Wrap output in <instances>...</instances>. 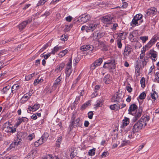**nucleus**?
Listing matches in <instances>:
<instances>
[{"instance_id": "1a4fd4ad", "label": "nucleus", "mask_w": 159, "mask_h": 159, "mask_svg": "<svg viewBox=\"0 0 159 159\" xmlns=\"http://www.w3.org/2000/svg\"><path fill=\"white\" fill-rule=\"evenodd\" d=\"M142 111L141 109H139L134 113V116L132 119L133 122H135L141 116Z\"/></svg>"}, {"instance_id": "e433bc0d", "label": "nucleus", "mask_w": 159, "mask_h": 159, "mask_svg": "<svg viewBox=\"0 0 159 159\" xmlns=\"http://www.w3.org/2000/svg\"><path fill=\"white\" fill-rule=\"evenodd\" d=\"M35 75V73H34L25 76V80L26 81H29L32 79V77Z\"/></svg>"}, {"instance_id": "2eb2a0df", "label": "nucleus", "mask_w": 159, "mask_h": 159, "mask_svg": "<svg viewBox=\"0 0 159 159\" xmlns=\"http://www.w3.org/2000/svg\"><path fill=\"white\" fill-rule=\"evenodd\" d=\"M150 118L149 114L147 113L143 115L141 118L140 120L143 122H144V123H145L146 126L147 124L146 122L150 120Z\"/></svg>"}, {"instance_id": "0e129e2a", "label": "nucleus", "mask_w": 159, "mask_h": 159, "mask_svg": "<svg viewBox=\"0 0 159 159\" xmlns=\"http://www.w3.org/2000/svg\"><path fill=\"white\" fill-rule=\"evenodd\" d=\"M80 96H78V97H77L75 98V101L74 102L75 103L77 104L78 102L80 101Z\"/></svg>"}, {"instance_id": "20e7f679", "label": "nucleus", "mask_w": 159, "mask_h": 159, "mask_svg": "<svg viewBox=\"0 0 159 159\" xmlns=\"http://www.w3.org/2000/svg\"><path fill=\"white\" fill-rule=\"evenodd\" d=\"M32 20V18L31 17L28 18V20L23 21L18 26L19 29L20 31H21L24 29L27 24L30 23Z\"/></svg>"}, {"instance_id": "aec40b11", "label": "nucleus", "mask_w": 159, "mask_h": 159, "mask_svg": "<svg viewBox=\"0 0 159 159\" xmlns=\"http://www.w3.org/2000/svg\"><path fill=\"white\" fill-rule=\"evenodd\" d=\"M112 66L113 64L111 62H105L103 66V67L108 70H110L112 68Z\"/></svg>"}, {"instance_id": "37998d69", "label": "nucleus", "mask_w": 159, "mask_h": 159, "mask_svg": "<svg viewBox=\"0 0 159 159\" xmlns=\"http://www.w3.org/2000/svg\"><path fill=\"white\" fill-rule=\"evenodd\" d=\"M140 39L142 41L143 43H145L148 39V36H143L140 37Z\"/></svg>"}, {"instance_id": "3c124183", "label": "nucleus", "mask_w": 159, "mask_h": 159, "mask_svg": "<svg viewBox=\"0 0 159 159\" xmlns=\"http://www.w3.org/2000/svg\"><path fill=\"white\" fill-rule=\"evenodd\" d=\"M68 37L66 35L64 34V35H62L61 36V39L64 41L67 40Z\"/></svg>"}, {"instance_id": "6e6d98bb", "label": "nucleus", "mask_w": 159, "mask_h": 159, "mask_svg": "<svg viewBox=\"0 0 159 159\" xmlns=\"http://www.w3.org/2000/svg\"><path fill=\"white\" fill-rule=\"evenodd\" d=\"M152 46V45L149 42L145 46L144 48L145 50H148L149 48H150Z\"/></svg>"}, {"instance_id": "a19ab883", "label": "nucleus", "mask_w": 159, "mask_h": 159, "mask_svg": "<svg viewBox=\"0 0 159 159\" xmlns=\"http://www.w3.org/2000/svg\"><path fill=\"white\" fill-rule=\"evenodd\" d=\"M102 62V58H100L96 60L94 62L98 66H100Z\"/></svg>"}, {"instance_id": "cd10ccee", "label": "nucleus", "mask_w": 159, "mask_h": 159, "mask_svg": "<svg viewBox=\"0 0 159 159\" xmlns=\"http://www.w3.org/2000/svg\"><path fill=\"white\" fill-rule=\"evenodd\" d=\"M68 52V50L66 49L61 51L58 54L59 57L61 58L64 56Z\"/></svg>"}, {"instance_id": "6e6552de", "label": "nucleus", "mask_w": 159, "mask_h": 159, "mask_svg": "<svg viewBox=\"0 0 159 159\" xmlns=\"http://www.w3.org/2000/svg\"><path fill=\"white\" fill-rule=\"evenodd\" d=\"M148 56L153 61H155L157 58V52L153 49H151L149 51Z\"/></svg>"}, {"instance_id": "69168bd1", "label": "nucleus", "mask_w": 159, "mask_h": 159, "mask_svg": "<svg viewBox=\"0 0 159 159\" xmlns=\"http://www.w3.org/2000/svg\"><path fill=\"white\" fill-rule=\"evenodd\" d=\"M54 157L51 154H48L47 155L46 157V159H53Z\"/></svg>"}, {"instance_id": "13d9d810", "label": "nucleus", "mask_w": 159, "mask_h": 159, "mask_svg": "<svg viewBox=\"0 0 159 159\" xmlns=\"http://www.w3.org/2000/svg\"><path fill=\"white\" fill-rule=\"evenodd\" d=\"M45 2L43 0H39L38 2L37 3V6H39L42 5H43L45 3Z\"/></svg>"}, {"instance_id": "4c0bfd02", "label": "nucleus", "mask_w": 159, "mask_h": 159, "mask_svg": "<svg viewBox=\"0 0 159 159\" xmlns=\"http://www.w3.org/2000/svg\"><path fill=\"white\" fill-rule=\"evenodd\" d=\"M117 45L119 48H121L122 47L121 43V39L118 38L117 40Z\"/></svg>"}, {"instance_id": "2f4dec72", "label": "nucleus", "mask_w": 159, "mask_h": 159, "mask_svg": "<svg viewBox=\"0 0 159 159\" xmlns=\"http://www.w3.org/2000/svg\"><path fill=\"white\" fill-rule=\"evenodd\" d=\"M151 97L153 101H155L156 99V98L158 97V95L157 93L155 91L152 90V92L151 93Z\"/></svg>"}, {"instance_id": "6ab92c4d", "label": "nucleus", "mask_w": 159, "mask_h": 159, "mask_svg": "<svg viewBox=\"0 0 159 159\" xmlns=\"http://www.w3.org/2000/svg\"><path fill=\"white\" fill-rule=\"evenodd\" d=\"M110 108L112 110L118 111L120 108V105L118 103L110 105Z\"/></svg>"}, {"instance_id": "ddd939ff", "label": "nucleus", "mask_w": 159, "mask_h": 159, "mask_svg": "<svg viewBox=\"0 0 159 159\" xmlns=\"http://www.w3.org/2000/svg\"><path fill=\"white\" fill-rule=\"evenodd\" d=\"M93 47L92 45H86L82 46L80 48V50L83 51H86L88 50L92 51Z\"/></svg>"}, {"instance_id": "7c9ffc66", "label": "nucleus", "mask_w": 159, "mask_h": 159, "mask_svg": "<svg viewBox=\"0 0 159 159\" xmlns=\"http://www.w3.org/2000/svg\"><path fill=\"white\" fill-rule=\"evenodd\" d=\"M30 98V97L27 95V94H25L22 97L21 99V103H25Z\"/></svg>"}, {"instance_id": "f3484780", "label": "nucleus", "mask_w": 159, "mask_h": 159, "mask_svg": "<svg viewBox=\"0 0 159 159\" xmlns=\"http://www.w3.org/2000/svg\"><path fill=\"white\" fill-rule=\"evenodd\" d=\"M40 107L39 104L36 103L32 107L29 106L28 109L30 111H34L37 110Z\"/></svg>"}, {"instance_id": "f704fd0d", "label": "nucleus", "mask_w": 159, "mask_h": 159, "mask_svg": "<svg viewBox=\"0 0 159 159\" xmlns=\"http://www.w3.org/2000/svg\"><path fill=\"white\" fill-rule=\"evenodd\" d=\"M90 104V102L89 101L86 102V103L83 104L81 107V109L84 110L86 108V107L89 106Z\"/></svg>"}, {"instance_id": "a878e982", "label": "nucleus", "mask_w": 159, "mask_h": 159, "mask_svg": "<svg viewBox=\"0 0 159 159\" xmlns=\"http://www.w3.org/2000/svg\"><path fill=\"white\" fill-rule=\"evenodd\" d=\"M7 129L6 130V131L9 133H13L15 132L16 131V128H13V127H10L9 126H8L7 127Z\"/></svg>"}, {"instance_id": "f257e3e1", "label": "nucleus", "mask_w": 159, "mask_h": 159, "mask_svg": "<svg viewBox=\"0 0 159 159\" xmlns=\"http://www.w3.org/2000/svg\"><path fill=\"white\" fill-rule=\"evenodd\" d=\"M145 126V123L139 120L134 125L132 130L134 131L139 132Z\"/></svg>"}, {"instance_id": "864d4df0", "label": "nucleus", "mask_w": 159, "mask_h": 159, "mask_svg": "<svg viewBox=\"0 0 159 159\" xmlns=\"http://www.w3.org/2000/svg\"><path fill=\"white\" fill-rule=\"evenodd\" d=\"M51 53V52L48 53L45 55H43V54H42L41 55V56L42 57H44L45 59H47L50 56Z\"/></svg>"}, {"instance_id": "680f3d73", "label": "nucleus", "mask_w": 159, "mask_h": 159, "mask_svg": "<svg viewBox=\"0 0 159 159\" xmlns=\"http://www.w3.org/2000/svg\"><path fill=\"white\" fill-rule=\"evenodd\" d=\"M155 78L156 80L159 83V73H156L155 75Z\"/></svg>"}, {"instance_id": "473e14b6", "label": "nucleus", "mask_w": 159, "mask_h": 159, "mask_svg": "<svg viewBox=\"0 0 159 159\" xmlns=\"http://www.w3.org/2000/svg\"><path fill=\"white\" fill-rule=\"evenodd\" d=\"M61 46L58 47L57 46H56L53 49L51 53L53 54H54L55 53L57 52L59 49H61Z\"/></svg>"}, {"instance_id": "de8ad7c7", "label": "nucleus", "mask_w": 159, "mask_h": 159, "mask_svg": "<svg viewBox=\"0 0 159 159\" xmlns=\"http://www.w3.org/2000/svg\"><path fill=\"white\" fill-rule=\"evenodd\" d=\"M150 9L151 10V13H152V14L156 15L157 14V10L156 8L152 7H151Z\"/></svg>"}, {"instance_id": "79ce46f5", "label": "nucleus", "mask_w": 159, "mask_h": 159, "mask_svg": "<svg viewBox=\"0 0 159 159\" xmlns=\"http://www.w3.org/2000/svg\"><path fill=\"white\" fill-rule=\"evenodd\" d=\"M22 119V118L20 117L18 118V120L15 124V126H16L17 127L22 122H23Z\"/></svg>"}, {"instance_id": "b1692460", "label": "nucleus", "mask_w": 159, "mask_h": 159, "mask_svg": "<svg viewBox=\"0 0 159 159\" xmlns=\"http://www.w3.org/2000/svg\"><path fill=\"white\" fill-rule=\"evenodd\" d=\"M129 118L125 117L124 119L123 120L122 126L123 127L126 126L129 124Z\"/></svg>"}, {"instance_id": "4468645a", "label": "nucleus", "mask_w": 159, "mask_h": 159, "mask_svg": "<svg viewBox=\"0 0 159 159\" xmlns=\"http://www.w3.org/2000/svg\"><path fill=\"white\" fill-rule=\"evenodd\" d=\"M137 107V106L135 104H133L130 105L128 110L129 114L133 115L134 113L133 112L135 111Z\"/></svg>"}, {"instance_id": "a211bd4d", "label": "nucleus", "mask_w": 159, "mask_h": 159, "mask_svg": "<svg viewBox=\"0 0 159 159\" xmlns=\"http://www.w3.org/2000/svg\"><path fill=\"white\" fill-rule=\"evenodd\" d=\"M143 21V20H141L139 22L135 19L133 17V18L130 23V25L132 26H138L140 25Z\"/></svg>"}, {"instance_id": "0eeeda50", "label": "nucleus", "mask_w": 159, "mask_h": 159, "mask_svg": "<svg viewBox=\"0 0 159 159\" xmlns=\"http://www.w3.org/2000/svg\"><path fill=\"white\" fill-rule=\"evenodd\" d=\"M113 18V17L112 16L108 15L102 17V20L103 23L106 24H111L112 22Z\"/></svg>"}, {"instance_id": "4be33fe9", "label": "nucleus", "mask_w": 159, "mask_h": 159, "mask_svg": "<svg viewBox=\"0 0 159 159\" xmlns=\"http://www.w3.org/2000/svg\"><path fill=\"white\" fill-rule=\"evenodd\" d=\"M20 86L17 84H15L12 86L11 89V92L14 93H16L19 89Z\"/></svg>"}, {"instance_id": "72a5a7b5", "label": "nucleus", "mask_w": 159, "mask_h": 159, "mask_svg": "<svg viewBox=\"0 0 159 159\" xmlns=\"http://www.w3.org/2000/svg\"><path fill=\"white\" fill-rule=\"evenodd\" d=\"M138 132L136 131H134L133 130H132V132H131L130 134L129 135L128 137L130 139H132L134 138L135 137V136L136 135V133H137Z\"/></svg>"}, {"instance_id": "f8f14e48", "label": "nucleus", "mask_w": 159, "mask_h": 159, "mask_svg": "<svg viewBox=\"0 0 159 159\" xmlns=\"http://www.w3.org/2000/svg\"><path fill=\"white\" fill-rule=\"evenodd\" d=\"M132 49L131 48L125 46L124 49L123 55L125 58H127L131 53Z\"/></svg>"}, {"instance_id": "e2e57ef3", "label": "nucleus", "mask_w": 159, "mask_h": 159, "mask_svg": "<svg viewBox=\"0 0 159 159\" xmlns=\"http://www.w3.org/2000/svg\"><path fill=\"white\" fill-rule=\"evenodd\" d=\"M118 26V24L116 23L114 24L111 29L112 30H116V28Z\"/></svg>"}, {"instance_id": "bf43d9fd", "label": "nucleus", "mask_w": 159, "mask_h": 159, "mask_svg": "<svg viewBox=\"0 0 159 159\" xmlns=\"http://www.w3.org/2000/svg\"><path fill=\"white\" fill-rule=\"evenodd\" d=\"M93 113L92 111H90L89 112L88 114V115L89 118L90 119H92L93 118Z\"/></svg>"}, {"instance_id": "5701e85b", "label": "nucleus", "mask_w": 159, "mask_h": 159, "mask_svg": "<svg viewBox=\"0 0 159 159\" xmlns=\"http://www.w3.org/2000/svg\"><path fill=\"white\" fill-rule=\"evenodd\" d=\"M111 78L110 77V75L107 74L106 75L103 79V81L106 84H109L111 81Z\"/></svg>"}, {"instance_id": "7ed1b4c3", "label": "nucleus", "mask_w": 159, "mask_h": 159, "mask_svg": "<svg viewBox=\"0 0 159 159\" xmlns=\"http://www.w3.org/2000/svg\"><path fill=\"white\" fill-rule=\"evenodd\" d=\"M22 133H18L17 134V139H15V142L14 143H12L10 145L9 147L7 149L10 150L12 148H14L16 146H17L21 141V138L20 137V136L21 135Z\"/></svg>"}, {"instance_id": "9d476101", "label": "nucleus", "mask_w": 159, "mask_h": 159, "mask_svg": "<svg viewBox=\"0 0 159 159\" xmlns=\"http://www.w3.org/2000/svg\"><path fill=\"white\" fill-rule=\"evenodd\" d=\"M75 116L74 114L73 115V116L71 118L72 125V126H80L81 124L80 123V119L79 118L76 119L75 122Z\"/></svg>"}, {"instance_id": "c85d7f7f", "label": "nucleus", "mask_w": 159, "mask_h": 159, "mask_svg": "<svg viewBox=\"0 0 159 159\" xmlns=\"http://www.w3.org/2000/svg\"><path fill=\"white\" fill-rule=\"evenodd\" d=\"M158 39V37L156 36H154L152 39L150 40L149 42L152 46L156 42Z\"/></svg>"}, {"instance_id": "ea45409f", "label": "nucleus", "mask_w": 159, "mask_h": 159, "mask_svg": "<svg viewBox=\"0 0 159 159\" xmlns=\"http://www.w3.org/2000/svg\"><path fill=\"white\" fill-rule=\"evenodd\" d=\"M143 17V15L141 14H138L134 16V19L135 18L138 21L141 20Z\"/></svg>"}, {"instance_id": "338daca9", "label": "nucleus", "mask_w": 159, "mask_h": 159, "mask_svg": "<svg viewBox=\"0 0 159 159\" xmlns=\"http://www.w3.org/2000/svg\"><path fill=\"white\" fill-rule=\"evenodd\" d=\"M134 36L132 34H130L129 35V39L131 41H133L134 39Z\"/></svg>"}, {"instance_id": "c9c22d12", "label": "nucleus", "mask_w": 159, "mask_h": 159, "mask_svg": "<svg viewBox=\"0 0 159 159\" xmlns=\"http://www.w3.org/2000/svg\"><path fill=\"white\" fill-rule=\"evenodd\" d=\"M65 64L64 63L62 62L57 66V69L60 71H61L64 68Z\"/></svg>"}, {"instance_id": "39448f33", "label": "nucleus", "mask_w": 159, "mask_h": 159, "mask_svg": "<svg viewBox=\"0 0 159 159\" xmlns=\"http://www.w3.org/2000/svg\"><path fill=\"white\" fill-rule=\"evenodd\" d=\"M98 25V23L96 21L91 22L88 26H87L86 32H88L90 31H93L96 29Z\"/></svg>"}, {"instance_id": "a18cd8bd", "label": "nucleus", "mask_w": 159, "mask_h": 159, "mask_svg": "<svg viewBox=\"0 0 159 159\" xmlns=\"http://www.w3.org/2000/svg\"><path fill=\"white\" fill-rule=\"evenodd\" d=\"M31 154L30 155H28L27 157H25V159H33L34 158V151H31Z\"/></svg>"}, {"instance_id": "bb28decb", "label": "nucleus", "mask_w": 159, "mask_h": 159, "mask_svg": "<svg viewBox=\"0 0 159 159\" xmlns=\"http://www.w3.org/2000/svg\"><path fill=\"white\" fill-rule=\"evenodd\" d=\"M48 136V134L47 133H45L40 138L43 142L44 143L47 141Z\"/></svg>"}, {"instance_id": "603ef678", "label": "nucleus", "mask_w": 159, "mask_h": 159, "mask_svg": "<svg viewBox=\"0 0 159 159\" xmlns=\"http://www.w3.org/2000/svg\"><path fill=\"white\" fill-rule=\"evenodd\" d=\"M146 97L145 93L143 92H142L139 96V98L141 99H143L145 98Z\"/></svg>"}, {"instance_id": "052dcab7", "label": "nucleus", "mask_w": 159, "mask_h": 159, "mask_svg": "<svg viewBox=\"0 0 159 159\" xmlns=\"http://www.w3.org/2000/svg\"><path fill=\"white\" fill-rule=\"evenodd\" d=\"M97 91V90L94 91V92L92 93L91 95V97L92 98L95 97L98 95Z\"/></svg>"}, {"instance_id": "774afa93", "label": "nucleus", "mask_w": 159, "mask_h": 159, "mask_svg": "<svg viewBox=\"0 0 159 159\" xmlns=\"http://www.w3.org/2000/svg\"><path fill=\"white\" fill-rule=\"evenodd\" d=\"M72 17L71 16H69L66 18V20L68 22H70L72 20Z\"/></svg>"}, {"instance_id": "49530a36", "label": "nucleus", "mask_w": 159, "mask_h": 159, "mask_svg": "<svg viewBox=\"0 0 159 159\" xmlns=\"http://www.w3.org/2000/svg\"><path fill=\"white\" fill-rule=\"evenodd\" d=\"M43 81V79H40V80L36 79L34 81V84L35 86L37 85L39 83H41Z\"/></svg>"}, {"instance_id": "8fccbe9b", "label": "nucleus", "mask_w": 159, "mask_h": 159, "mask_svg": "<svg viewBox=\"0 0 159 159\" xmlns=\"http://www.w3.org/2000/svg\"><path fill=\"white\" fill-rule=\"evenodd\" d=\"M98 66V65H96V64L94 62H93L91 65L90 67V69L91 70H93L97 66Z\"/></svg>"}, {"instance_id": "393cba45", "label": "nucleus", "mask_w": 159, "mask_h": 159, "mask_svg": "<svg viewBox=\"0 0 159 159\" xmlns=\"http://www.w3.org/2000/svg\"><path fill=\"white\" fill-rule=\"evenodd\" d=\"M104 100L103 98H101L96 101V104L95 105L96 107H101Z\"/></svg>"}, {"instance_id": "9b49d317", "label": "nucleus", "mask_w": 159, "mask_h": 159, "mask_svg": "<svg viewBox=\"0 0 159 159\" xmlns=\"http://www.w3.org/2000/svg\"><path fill=\"white\" fill-rule=\"evenodd\" d=\"M80 20H78L79 21L83 23H86L90 18L89 15L86 14L82 15L80 17Z\"/></svg>"}, {"instance_id": "c756f323", "label": "nucleus", "mask_w": 159, "mask_h": 159, "mask_svg": "<svg viewBox=\"0 0 159 159\" xmlns=\"http://www.w3.org/2000/svg\"><path fill=\"white\" fill-rule=\"evenodd\" d=\"M74 148H71V151L70 153V156L71 159L74 158L77 155L76 150L75 151L74 150Z\"/></svg>"}, {"instance_id": "412c9836", "label": "nucleus", "mask_w": 159, "mask_h": 159, "mask_svg": "<svg viewBox=\"0 0 159 159\" xmlns=\"http://www.w3.org/2000/svg\"><path fill=\"white\" fill-rule=\"evenodd\" d=\"M11 91L10 86L9 85L6 86L2 90V92L4 94H7L10 93Z\"/></svg>"}, {"instance_id": "c03bdc74", "label": "nucleus", "mask_w": 159, "mask_h": 159, "mask_svg": "<svg viewBox=\"0 0 159 159\" xmlns=\"http://www.w3.org/2000/svg\"><path fill=\"white\" fill-rule=\"evenodd\" d=\"M95 149L93 148L92 149L90 150L88 152V154L89 156H93L95 154Z\"/></svg>"}, {"instance_id": "58836bf2", "label": "nucleus", "mask_w": 159, "mask_h": 159, "mask_svg": "<svg viewBox=\"0 0 159 159\" xmlns=\"http://www.w3.org/2000/svg\"><path fill=\"white\" fill-rule=\"evenodd\" d=\"M62 138L61 136H60L58 138L57 140L56 141V144L57 146L58 147H59L60 146V144L62 141Z\"/></svg>"}, {"instance_id": "4d7b16f0", "label": "nucleus", "mask_w": 159, "mask_h": 159, "mask_svg": "<svg viewBox=\"0 0 159 159\" xmlns=\"http://www.w3.org/2000/svg\"><path fill=\"white\" fill-rule=\"evenodd\" d=\"M28 139L31 141V140L34 137L35 135L34 133L31 134H29L28 136Z\"/></svg>"}, {"instance_id": "f03ea898", "label": "nucleus", "mask_w": 159, "mask_h": 159, "mask_svg": "<svg viewBox=\"0 0 159 159\" xmlns=\"http://www.w3.org/2000/svg\"><path fill=\"white\" fill-rule=\"evenodd\" d=\"M72 61V58H70L69 60V62L66 65V68L65 70V73L66 74V79L70 76L72 72L71 65Z\"/></svg>"}, {"instance_id": "dca6fc26", "label": "nucleus", "mask_w": 159, "mask_h": 159, "mask_svg": "<svg viewBox=\"0 0 159 159\" xmlns=\"http://www.w3.org/2000/svg\"><path fill=\"white\" fill-rule=\"evenodd\" d=\"M61 79L62 78L61 77V76H59L55 81L53 85V87L56 89L58 85L61 84Z\"/></svg>"}, {"instance_id": "09e8293b", "label": "nucleus", "mask_w": 159, "mask_h": 159, "mask_svg": "<svg viewBox=\"0 0 159 159\" xmlns=\"http://www.w3.org/2000/svg\"><path fill=\"white\" fill-rule=\"evenodd\" d=\"M140 83L141 84V87L142 88H144L145 87V79L144 77H142L140 81Z\"/></svg>"}, {"instance_id": "5fc2aeb1", "label": "nucleus", "mask_w": 159, "mask_h": 159, "mask_svg": "<svg viewBox=\"0 0 159 159\" xmlns=\"http://www.w3.org/2000/svg\"><path fill=\"white\" fill-rule=\"evenodd\" d=\"M98 33L94 32L93 34V39L97 40L98 39Z\"/></svg>"}, {"instance_id": "423d86ee", "label": "nucleus", "mask_w": 159, "mask_h": 159, "mask_svg": "<svg viewBox=\"0 0 159 159\" xmlns=\"http://www.w3.org/2000/svg\"><path fill=\"white\" fill-rule=\"evenodd\" d=\"M122 94L119 93H116L115 94L112 98V100L114 102H120L122 100Z\"/></svg>"}]
</instances>
